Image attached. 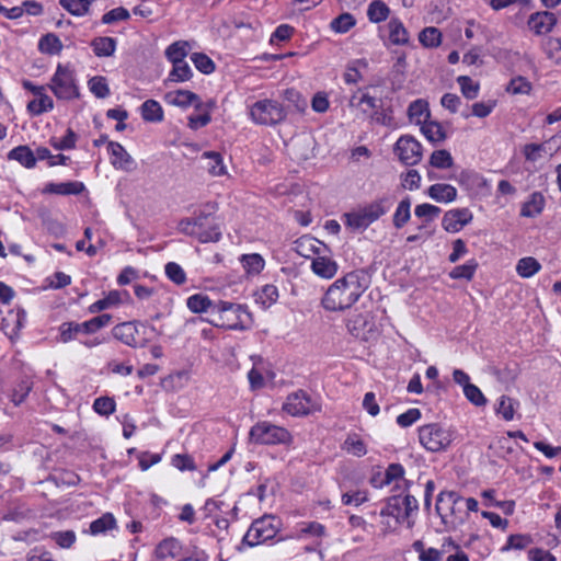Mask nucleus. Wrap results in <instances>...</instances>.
Here are the masks:
<instances>
[{"label":"nucleus","instance_id":"f257e3e1","mask_svg":"<svg viewBox=\"0 0 561 561\" xmlns=\"http://www.w3.org/2000/svg\"><path fill=\"white\" fill-rule=\"evenodd\" d=\"M367 288L366 277L355 271L336 279L322 298V306L329 311H342L351 308Z\"/></svg>","mask_w":561,"mask_h":561},{"label":"nucleus","instance_id":"f03ea898","mask_svg":"<svg viewBox=\"0 0 561 561\" xmlns=\"http://www.w3.org/2000/svg\"><path fill=\"white\" fill-rule=\"evenodd\" d=\"M208 322L228 330H247L251 324V313L245 306L219 300L214 305Z\"/></svg>","mask_w":561,"mask_h":561},{"label":"nucleus","instance_id":"7ed1b4c3","mask_svg":"<svg viewBox=\"0 0 561 561\" xmlns=\"http://www.w3.org/2000/svg\"><path fill=\"white\" fill-rule=\"evenodd\" d=\"M394 196L385 195L374 202L344 214V224L354 230H365L383 216L393 205Z\"/></svg>","mask_w":561,"mask_h":561},{"label":"nucleus","instance_id":"20e7f679","mask_svg":"<svg viewBox=\"0 0 561 561\" xmlns=\"http://www.w3.org/2000/svg\"><path fill=\"white\" fill-rule=\"evenodd\" d=\"M454 439V432L438 423H430L419 428L420 444L432 453L447 449Z\"/></svg>","mask_w":561,"mask_h":561},{"label":"nucleus","instance_id":"39448f33","mask_svg":"<svg viewBox=\"0 0 561 561\" xmlns=\"http://www.w3.org/2000/svg\"><path fill=\"white\" fill-rule=\"evenodd\" d=\"M251 119L259 125H276L285 121L287 113L283 104L276 100L264 99L250 106Z\"/></svg>","mask_w":561,"mask_h":561},{"label":"nucleus","instance_id":"423d86ee","mask_svg":"<svg viewBox=\"0 0 561 561\" xmlns=\"http://www.w3.org/2000/svg\"><path fill=\"white\" fill-rule=\"evenodd\" d=\"M249 440L262 445L289 444L291 435L282 426L270 422H259L251 427Z\"/></svg>","mask_w":561,"mask_h":561},{"label":"nucleus","instance_id":"0eeeda50","mask_svg":"<svg viewBox=\"0 0 561 561\" xmlns=\"http://www.w3.org/2000/svg\"><path fill=\"white\" fill-rule=\"evenodd\" d=\"M49 88L55 96L60 100H72L79 96V89L76 84L73 70L61 64L57 66Z\"/></svg>","mask_w":561,"mask_h":561},{"label":"nucleus","instance_id":"6e6552de","mask_svg":"<svg viewBox=\"0 0 561 561\" xmlns=\"http://www.w3.org/2000/svg\"><path fill=\"white\" fill-rule=\"evenodd\" d=\"M274 522L275 518L272 516H263L255 519L244 535L243 542L250 547H254L273 539L278 530Z\"/></svg>","mask_w":561,"mask_h":561},{"label":"nucleus","instance_id":"1a4fd4ad","mask_svg":"<svg viewBox=\"0 0 561 561\" xmlns=\"http://www.w3.org/2000/svg\"><path fill=\"white\" fill-rule=\"evenodd\" d=\"M394 152L405 165H415L422 159V145L412 136H401L394 146Z\"/></svg>","mask_w":561,"mask_h":561},{"label":"nucleus","instance_id":"9d476101","mask_svg":"<svg viewBox=\"0 0 561 561\" xmlns=\"http://www.w3.org/2000/svg\"><path fill=\"white\" fill-rule=\"evenodd\" d=\"M461 501L462 497L455 491H442L438 494L435 508L444 524H455L454 519L448 518H457V506Z\"/></svg>","mask_w":561,"mask_h":561},{"label":"nucleus","instance_id":"9b49d317","mask_svg":"<svg viewBox=\"0 0 561 561\" xmlns=\"http://www.w3.org/2000/svg\"><path fill=\"white\" fill-rule=\"evenodd\" d=\"M472 213L468 208H457L445 213L442 226L447 232H458L472 220Z\"/></svg>","mask_w":561,"mask_h":561},{"label":"nucleus","instance_id":"f8f14e48","mask_svg":"<svg viewBox=\"0 0 561 561\" xmlns=\"http://www.w3.org/2000/svg\"><path fill=\"white\" fill-rule=\"evenodd\" d=\"M107 150L111 154V163L115 169L130 172L136 168L135 160L119 142L110 141Z\"/></svg>","mask_w":561,"mask_h":561},{"label":"nucleus","instance_id":"ddd939ff","mask_svg":"<svg viewBox=\"0 0 561 561\" xmlns=\"http://www.w3.org/2000/svg\"><path fill=\"white\" fill-rule=\"evenodd\" d=\"M228 505L221 500L209 499L206 501L203 511L206 517H210L214 520L216 527L220 530H228L229 519L222 514H226Z\"/></svg>","mask_w":561,"mask_h":561},{"label":"nucleus","instance_id":"4468645a","mask_svg":"<svg viewBox=\"0 0 561 561\" xmlns=\"http://www.w3.org/2000/svg\"><path fill=\"white\" fill-rule=\"evenodd\" d=\"M283 409L293 416L307 415L311 412V401L306 392L298 391L287 397Z\"/></svg>","mask_w":561,"mask_h":561},{"label":"nucleus","instance_id":"2eb2a0df","mask_svg":"<svg viewBox=\"0 0 561 561\" xmlns=\"http://www.w3.org/2000/svg\"><path fill=\"white\" fill-rule=\"evenodd\" d=\"M557 24L554 13L541 11L533 13L528 19V26L536 35H543L552 31Z\"/></svg>","mask_w":561,"mask_h":561},{"label":"nucleus","instance_id":"dca6fc26","mask_svg":"<svg viewBox=\"0 0 561 561\" xmlns=\"http://www.w3.org/2000/svg\"><path fill=\"white\" fill-rule=\"evenodd\" d=\"M135 322H123L115 325L112 330L113 336L130 347L146 346L145 340H134Z\"/></svg>","mask_w":561,"mask_h":561},{"label":"nucleus","instance_id":"f3484780","mask_svg":"<svg viewBox=\"0 0 561 561\" xmlns=\"http://www.w3.org/2000/svg\"><path fill=\"white\" fill-rule=\"evenodd\" d=\"M181 552L182 545L173 537L162 540L154 549L156 559L159 561L178 558L181 556Z\"/></svg>","mask_w":561,"mask_h":561},{"label":"nucleus","instance_id":"a211bd4d","mask_svg":"<svg viewBox=\"0 0 561 561\" xmlns=\"http://www.w3.org/2000/svg\"><path fill=\"white\" fill-rule=\"evenodd\" d=\"M165 101L169 104L186 107L194 105L196 108H201L202 102L197 94L187 90H178L165 94Z\"/></svg>","mask_w":561,"mask_h":561},{"label":"nucleus","instance_id":"6ab92c4d","mask_svg":"<svg viewBox=\"0 0 561 561\" xmlns=\"http://www.w3.org/2000/svg\"><path fill=\"white\" fill-rule=\"evenodd\" d=\"M85 190L82 182L70 181L64 183H47L43 190L45 194L79 195Z\"/></svg>","mask_w":561,"mask_h":561},{"label":"nucleus","instance_id":"aec40b11","mask_svg":"<svg viewBox=\"0 0 561 561\" xmlns=\"http://www.w3.org/2000/svg\"><path fill=\"white\" fill-rule=\"evenodd\" d=\"M312 272L322 278H332L337 272V264L331 257L319 255L312 260Z\"/></svg>","mask_w":561,"mask_h":561},{"label":"nucleus","instance_id":"412c9836","mask_svg":"<svg viewBox=\"0 0 561 561\" xmlns=\"http://www.w3.org/2000/svg\"><path fill=\"white\" fill-rule=\"evenodd\" d=\"M427 195L438 203H450L457 198V190L450 184L437 183L428 187Z\"/></svg>","mask_w":561,"mask_h":561},{"label":"nucleus","instance_id":"4be33fe9","mask_svg":"<svg viewBox=\"0 0 561 561\" xmlns=\"http://www.w3.org/2000/svg\"><path fill=\"white\" fill-rule=\"evenodd\" d=\"M546 57L554 65L561 66V37L549 36L541 43Z\"/></svg>","mask_w":561,"mask_h":561},{"label":"nucleus","instance_id":"5701e85b","mask_svg":"<svg viewBox=\"0 0 561 561\" xmlns=\"http://www.w3.org/2000/svg\"><path fill=\"white\" fill-rule=\"evenodd\" d=\"M91 47L98 57H110L116 50V39L107 36L95 37L91 42Z\"/></svg>","mask_w":561,"mask_h":561},{"label":"nucleus","instance_id":"b1692460","mask_svg":"<svg viewBox=\"0 0 561 561\" xmlns=\"http://www.w3.org/2000/svg\"><path fill=\"white\" fill-rule=\"evenodd\" d=\"M408 115L411 122L423 125L430 117L428 104L424 100L413 101L408 108Z\"/></svg>","mask_w":561,"mask_h":561},{"label":"nucleus","instance_id":"393cba45","mask_svg":"<svg viewBox=\"0 0 561 561\" xmlns=\"http://www.w3.org/2000/svg\"><path fill=\"white\" fill-rule=\"evenodd\" d=\"M202 160L205 161V168L214 176H220L226 173V168L222 162L220 153L215 151H206L202 154Z\"/></svg>","mask_w":561,"mask_h":561},{"label":"nucleus","instance_id":"a878e982","mask_svg":"<svg viewBox=\"0 0 561 561\" xmlns=\"http://www.w3.org/2000/svg\"><path fill=\"white\" fill-rule=\"evenodd\" d=\"M10 160H16L25 168H34L36 164L35 153L27 146H19L13 148L9 153Z\"/></svg>","mask_w":561,"mask_h":561},{"label":"nucleus","instance_id":"bb28decb","mask_svg":"<svg viewBox=\"0 0 561 561\" xmlns=\"http://www.w3.org/2000/svg\"><path fill=\"white\" fill-rule=\"evenodd\" d=\"M389 39L393 45H407L409 33L399 19H391L388 23Z\"/></svg>","mask_w":561,"mask_h":561},{"label":"nucleus","instance_id":"cd10ccee","mask_svg":"<svg viewBox=\"0 0 561 561\" xmlns=\"http://www.w3.org/2000/svg\"><path fill=\"white\" fill-rule=\"evenodd\" d=\"M216 302L211 301L206 295L195 294L187 298L186 306L194 313L209 312L211 316L213 307Z\"/></svg>","mask_w":561,"mask_h":561},{"label":"nucleus","instance_id":"c85d7f7f","mask_svg":"<svg viewBox=\"0 0 561 561\" xmlns=\"http://www.w3.org/2000/svg\"><path fill=\"white\" fill-rule=\"evenodd\" d=\"M240 262L248 275H257L265 266L264 259L257 253L243 254L240 257Z\"/></svg>","mask_w":561,"mask_h":561},{"label":"nucleus","instance_id":"c756f323","mask_svg":"<svg viewBox=\"0 0 561 561\" xmlns=\"http://www.w3.org/2000/svg\"><path fill=\"white\" fill-rule=\"evenodd\" d=\"M278 299V289L276 286L267 284L255 293V302L263 309L270 308Z\"/></svg>","mask_w":561,"mask_h":561},{"label":"nucleus","instance_id":"7c9ffc66","mask_svg":"<svg viewBox=\"0 0 561 561\" xmlns=\"http://www.w3.org/2000/svg\"><path fill=\"white\" fill-rule=\"evenodd\" d=\"M543 206V195L539 192H535L531 194L529 201L523 205L520 215L524 217H535L542 211Z\"/></svg>","mask_w":561,"mask_h":561},{"label":"nucleus","instance_id":"2f4dec72","mask_svg":"<svg viewBox=\"0 0 561 561\" xmlns=\"http://www.w3.org/2000/svg\"><path fill=\"white\" fill-rule=\"evenodd\" d=\"M390 15L389 7L381 0H375L369 3L367 9V16L373 23H380L386 21Z\"/></svg>","mask_w":561,"mask_h":561},{"label":"nucleus","instance_id":"473e14b6","mask_svg":"<svg viewBox=\"0 0 561 561\" xmlns=\"http://www.w3.org/2000/svg\"><path fill=\"white\" fill-rule=\"evenodd\" d=\"M518 407L519 403L515 399L507 396H501L499 398L495 411L505 421H512L514 419L515 411Z\"/></svg>","mask_w":561,"mask_h":561},{"label":"nucleus","instance_id":"72a5a7b5","mask_svg":"<svg viewBox=\"0 0 561 561\" xmlns=\"http://www.w3.org/2000/svg\"><path fill=\"white\" fill-rule=\"evenodd\" d=\"M191 50V45L186 41H178L165 49V56L171 62L183 61Z\"/></svg>","mask_w":561,"mask_h":561},{"label":"nucleus","instance_id":"f704fd0d","mask_svg":"<svg viewBox=\"0 0 561 561\" xmlns=\"http://www.w3.org/2000/svg\"><path fill=\"white\" fill-rule=\"evenodd\" d=\"M54 107L53 99L44 92L36 95V99L32 100L27 104V110L34 115H41L45 112L51 111Z\"/></svg>","mask_w":561,"mask_h":561},{"label":"nucleus","instance_id":"c9c22d12","mask_svg":"<svg viewBox=\"0 0 561 561\" xmlns=\"http://www.w3.org/2000/svg\"><path fill=\"white\" fill-rule=\"evenodd\" d=\"M411 218V199L403 198L397 206L392 222L397 229H401Z\"/></svg>","mask_w":561,"mask_h":561},{"label":"nucleus","instance_id":"e433bc0d","mask_svg":"<svg viewBox=\"0 0 561 561\" xmlns=\"http://www.w3.org/2000/svg\"><path fill=\"white\" fill-rule=\"evenodd\" d=\"M540 268L541 264L533 256L523 257L516 264V272L523 278L534 276Z\"/></svg>","mask_w":561,"mask_h":561},{"label":"nucleus","instance_id":"4c0bfd02","mask_svg":"<svg viewBox=\"0 0 561 561\" xmlns=\"http://www.w3.org/2000/svg\"><path fill=\"white\" fill-rule=\"evenodd\" d=\"M140 108L141 116L146 122H161L163 119V110L154 100H147Z\"/></svg>","mask_w":561,"mask_h":561},{"label":"nucleus","instance_id":"58836bf2","mask_svg":"<svg viewBox=\"0 0 561 561\" xmlns=\"http://www.w3.org/2000/svg\"><path fill=\"white\" fill-rule=\"evenodd\" d=\"M421 131L431 142H440L446 138L444 128L437 122H425L421 125Z\"/></svg>","mask_w":561,"mask_h":561},{"label":"nucleus","instance_id":"ea45409f","mask_svg":"<svg viewBox=\"0 0 561 561\" xmlns=\"http://www.w3.org/2000/svg\"><path fill=\"white\" fill-rule=\"evenodd\" d=\"M342 449L355 457H363L367 453L366 445L358 435H348L342 445Z\"/></svg>","mask_w":561,"mask_h":561},{"label":"nucleus","instance_id":"a19ab883","mask_svg":"<svg viewBox=\"0 0 561 561\" xmlns=\"http://www.w3.org/2000/svg\"><path fill=\"white\" fill-rule=\"evenodd\" d=\"M381 516H391L396 519V524L404 522L402 518V503L399 496H391L385 507L380 511Z\"/></svg>","mask_w":561,"mask_h":561},{"label":"nucleus","instance_id":"79ce46f5","mask_svg":"<svg viewBox=\"0 0 561 561\" xmlns=\"http://www.w3.org/2000/svg\"><path fill=\"white\" fill-rule=\"evenodd\" d=\"M93 0H59V4L70 14L82 16L88 13Z\"/></svg>","mask_w":561,"mask_h":561},{"label":"nucleus","instance_id":"37998d69","mask_svg":"<svg viewBox=\"0 0 561 561\" xmlns=\"http://www.w3.org/2000/svg\"><path fill=\"white\" fill-rule=\"evenodd\" d=\"M295 244L296 252L305 257H309L310 253L319 254V247L317 244L321 245L318 240L309 237L298 239Z\"/></svg>","mask_w":561,"mask_h":561},{"label":"nucleus","instance_id":"c03bdc74","mask_svg":"<svg viewBox=\"0 0 561 561\" xmlns=\"http://www.w3.org/2000/svg\"><path fill=\"white\" fill-rule=\"evenodd\" d=\"M116 527V520L110 513L103 514L100 518L93 520L90 525V533L92 535L103 534L106 530Z\"/></svg>","mask_w":561,"mask_h":561},{"label":"nucleus","instance_id":"a18cd8bd","mask_svg":"<svg viewBox=\"0 0 561 561\" xmlns=\"http://www.w3.org/2000/svg\"><path fill=\"white\" fill-rule=\"evenodd\" d=\"M419 41L425 47H437L442 43V33L437 27H425L420 33Z\"/></svg>","mask_w":561,"mask_h":561},{"label":"nucleus","instance_id":"49530a36","mask_svg":"<svg viewBox=\"0 0 561 561\" xmlns=\"http://www.w3.org/2000/svg\"><path fill=\"white\" fill-rule=\"evenodd\" d=\"M62 48L60 39L55 34H46L39 39L38 49L42 53L55 55Z\"/></svg>","mask_w":561,"mask_h":561},{"label":"nucleus","instance_id":"de8ad7c7","mask_svg":"<svg viewBox=\"0 0 561 561\" xmlns=\"http://www.w3.org/2000/svg\"><path fill=\"white\" fill-rule=\"evenodd\" d=\"M49 538L61 549L71 548L77 540V536L73 530L53 531L50 533Z\"/></svg>","mask_w":561,"mask_h":561},{"label":"nucleus","instance_id":"09e8293b","mask_svg":"<svg viewBox=\"0 0 561 561\" xmlns=\"http://www.w3.org/2000/svg\"><path fill=\"white\" fill-rule=\"evenodd\" d=\"M457 82L460 87L462 95L466 99L473 100L478 96L480 84L478 82H474L470 77L459 76L457 78Z\"/></svg>","mask_w":561,"mask_h":561},{"label":"nucleus","instance_id":"8fccbe9b","mask_svg":"<svg viewBox=\"0 0 561 561\" xmlns=\"http://www.w3.org/2000/svg\"><path fill=\"white\" fill-rule=\"evenodd\" d=\"M112 320V317L107 313L94 317L88 321L80 323L83 333L91 334L106 327Z\"/></svg>","mask_w":561,"mask_h":561},{"label":"nucleus","instance_id":"3c124183","mask_svg":"<svg viewBox=\"0 0 561 561\" xmlns=\"http://www.w3.org/2000/svg\"><path fill=\"white\" fill-rule=\"evenodd\" d=\"M221 238V230L218 222L213 221L211 224L204 227L197 233V239L203 242H217Z\"/></svg>","mask_w":561,"mask_h":561},{"label":"nucleus","instance_id":"603ef678","mask_svg":"<svg viewBox=\"0 0 561 561\" xmlns=\"http://www.w3.org/2000/svg\"><path fill=\"white\" fill-rule=\"evenodd\" d=\"M172 65L173 68L169 75L170 81L183 82L192 77V69L185 60L172 62Z\"/></svg>","mask_w":561,"mask_h":561},{"label":"nucleus","instance_id":"864d4df0","mask_svg":"<svg viewBox=\"0 0 561 561\" xmlns=\"http://www.w3.org/2000/svg\"><path fill=\"white\" fill-rule=\"evenodd\" d=\"M355 23V18L351 13H342L331 21L330 26L335 33H346Z\"/></svg>","mask_w":561,"mask_h":561},{"label":"nucleus","instance_id":"5fc2aeb1","mask_svg":"<svg viewBox=\"0 0 561 561\" xmlns=\"http://www.w3.org/2000/svg\"><path fill=\"white\" fill-rule=\"evenodd\" d=\"M477 267H478V263L474 260H470V261H468L467 263H465L462 265L456 266L449 273V276L453 279L465 278V279L470 280L473 277Z\"/></svg>","mask_w":561,"mask_h":561},{"label":"nucleus","instance_id":"6e6d98bb","mask_svg":"<svg viewBox=\"0 0 561 561\" xmlns=\"http://www.w3.org/2000/svg\"><path fill=\"white\" fill-rule=\"evenodd\" d=\"M548 144H549V141L543 142V144H527V145H525L523 148V154H524L525 159L530 162L538 161L542 157V153H548V147H547Z\"/></svg>","mask_w":561,"mask_h":561},{"label":"nucleus","instance_id":"4d7b16f0","mask_svg":"<svg viewBox=\"0 0 561 561\" xmlns=\"http://www.w3.org/2000/svg\"><path fill=\"white\" fill-rule=\"evenodd\" d=\"M453 163L451 154L445 149L435 150L430 158V164L437 169H448Z\"/></svg>","mask_w":561,"mask_h":561},{"label":"nucleus","instance_id":"13d9d810","mask_svg":"<svg viewBox=\"0 0 561 561\" xmlns=\"http://www.w3.org/2000/svg\"><path fill=\"white\" fill-rule=\"evenodd\" d=\"M531 542H533V539L529 535H520V534L511 535L507 538L506 545L504 547H502L501 550L503 552L512 550V549L523 550V549L527 548Z\"/></svg>","mask_w":561,"mask_h":561},{"label":"nucleus","instance_id":"bf43d9fd","mask_svg":"<svg viewBox=\"0 0 561 561\" xmlns=\"http://www.w3.org/2000/svg\"><path fill=\"white\" fill-rule=\"evenodd\" d=\"M79 333H83L80 323L64 322L59 327V341L62 343H68L75 340Z\"/></svg>","mask_w":561,"mask_h":561},{"label":"nucleus","instance_id":"052dcab7","mask_svg":"<svg viewBox=\"0 0 561 561\" xmlns=\"http://www.w3.org/2000/svg\"><path fill=\"white\" fill-rule=\"evenodd\" d=\"M366 67L367 66V62L364 61V60H360V59H356V60H353L351 61L347 67H346V70L344 72V81L347 83V84H354V83H357L360 79H362V75L359 72V67Z\"/></svg>","mask_w":561,"mask_h":561},{"label":"nucleus","instance_id":"680f3d73","mask_svg":"<svg viewBox=\"0 0 561 561\" xmlns=\"http://www.w3.org/2000/svg\"><path fill=\"white\" fill-rule=\"evenodd\" d=\"M90 91L99 99H104L110 94V88L106 79L101 76L93 77L89 80Z\"/></svg>","mask_w":561,"mask_h":561},{"label":"nucleus","instance_id":"e2e57ef3","mask_svg":"<svg viewBox=\"0 0 561 561\" xmlns=\"http://www.w3.org/2000/svg\"><path fill=\"white\" fill-rule=\"evenodd\" d=\"M506 91L512 94H529L531 83L526 78L518 76L510 81Z\"/></svg>","mask_w":561,"mask_h":561},{"label":"nucleus","instance_id":"0e129e2a","mask_svg":"<svg viewBox=\"0 0 561 561\" xmlns=\"http://www.w3.org/2000/svg\"><path fill=\"white\" fill-rule=\"evenodd\" d=\"M116 403L113 398L100 397L93 402V410L103 416H108L115 411Z\"/></svg>","mask_w":561,"mask_h":561},{"label":"nucleus","instance_id":"69168bd1","mask_svg":"<svg viewBox=\"0 0 561 561\" xmlns=\"http://www.w3.org/2000/svg\"><path fill=\"white\" fill-rule=\"evenodd\" d=\"M191 59L195 65L196 69H198L201 72L205 75H209L215 70L214 61L203 53H194L191 56Z\"/></svg>","mask_w":561,"mask_h":561},{"label":"nucleus","instance_id":"338daca9","mask_svg":"<svg viewBox=\"0 0 561 561\" xmlns=\"http://www.w3.org/2000/svg\"><path fill=\"white\" fill-rule=\"evenodd\" d=\"M440 208L432 204H420L415 207L414 214L419 218H424L425 224L434 220L440 214Z\"/></svg>","mask_w":561,"mask_h":561},{"label":"nucleus","instance_id":"774afa93","mask_svg":"<svg viewBox=\"0 0 561 561\" xmlns=\"http://www.w3.org/2000/svg\"><path fill=\"white\" fill-rule=\"evenodd\" d=\"M382 473L385 485H389L403 479L404 468L400 463H391Z\"/></svg>","mask_w":561,"mask_h":561}]
</instances>
